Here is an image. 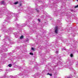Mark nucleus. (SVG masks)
<instances>
[{
	"mask_svg": "<svg viewBox=\"0 0 78 78\" xmlns=\"http://www.w3.org/2000/svg\"><path fill=\"white\" fill-rule=\"evenodd\" d=\"M9 38H11V37H9L5 35V39H4V40L2 41L4 42L5 44H4L3 45H2V46L0 48V52L1 55H2V57L3 56V58H5V56L6 55L5 54H4L3 52L4 51H8V48H6L7 47V46H8V45L6 42V41H7V40H9V42H10L11 44H12L13 43L12 42H11V41L10 40H9Z\"/></svg>",
	"mask_w": 78,
	"mask_h": 78,
	"instance_id": "1",
	"label": "nucleus"
},
{
	"mask_svg": "<svg viewBox=\"0 0 78 78\" xmlns=\"http://www.w3.org/2000/svg\"><path fill=\"white\" fill-rule=\"evenodd\" d=\"M57 57L58 58L57 59L59 61L56 64V65H52L51 66V67H52V68L53 69V70H52L51 72L52 73H53H53H54L56 75L58 74V72L57 71H55V69H56L58 66H60V65H61L62 63V61L61 60V59L60 58L61 55H58Z\"/></svg>",
	"mask_w": 78,
	"mask_h": 78,
	"instance_id": "2",
	"label": "nucleus"
},
{
	"mask_svg": "<svg viewBox=\"0 0 78 78\" xmlns=\"http://www.w3.org/2000/svg\"><path fill=\"white\" fill-rule=\"evenodd\" d=\"M2 28H3L1 29V30H2L3 31H4L5 32H6V33H8L9 34H10L11 33V32H12V31L13 29H14V28H10L9 29V30H8L6 29V26L4 24L2 25Z\"/></svg>",
	"mask_w": 78,
	"mask_h": 78,
	"instance_id": "3",
	"label": "nucleus"
},
{
	"mask_svg": "<svg viewBox=\"0 0 78 78\" xmlns=\"http://www.w3.org/2000/svg\"><path fill=\"white\" fill-rule=\"evenodd\" d=\"M73 64V62H71L69 63V64H70L69 66V65H68L65 66V67H68V68H69V69H71V70H73V68H71V67H70V66H71V65H72Z\"/></svg>",
	"mask_w": 78,
	"mask_h": 78,
	"instance_id": "4",
	"label": "nucleus"
},
{
	"mask_svg": "<svg viewBox=\"0 0 78 78\" xmlns=\"http://www.w3.org/2000/svg\"><path fill=\"white\" fill-rule=\"evenodd\" d=\"M58 27H56L55 28V33L56 34H58Z\"/></svg>",
	"mask_w": 78,
	"mask_h": 78,
	"instance_id": "5",
	"label": "nucleus"
},
{
	"mask_svg": "<svg viewBox=\"0 0 78 78\" xmlns=\"http://www.w3.org/2000/svg\"><path fill=\"white\" fill-rule=\"evenodd\" d=\"M16 25L17 27H18V28H20L22 27V24H20V25L19 24H17V23H16Z\"/></svg>",
	"mask_w": 78,
	"mask_h": 78,
	"instance_id": "6",
	"label": "nucleus"
},
{
	"mask_svg": "<svg viewBox=\"0 0 78 78\" xmlns=\"http://www.w3.org/2000/svg\"><path fill=\"white\" fill-rule=\"evenodd\" d=\"M42 47H43L42 46H40L39 45L37 47V48H39V49L41 50L42 48Z\"/></svg>",
	"mask_w": 78,
	"mask_h": 78,
	"instance_id": "7",
	"label": "nucleus"
},
{
	"mask_svg": "<svg viewBox=\"0 0 78 78\" xmlns=\"http://www.w3.org/2000/svg\"><path fill=\"white\" fill-rule=\"evenodd\" d=\"M14 35L15 36V37L16 38L18 37V34L17 33L15 32L14 33Z\"/></svg>",
	"mask_w": 78,
	"mask_h": 78,
	"instance_id": "8",
	"label": "nucleus"
},
{
	"mask_svg": "<svg viewBox=\"0 0 78 78\" xmlns=\"http://www.w3.org/2000/svg\"><path fill=\"white\" fill-rule=\"evenodd\" d=\"M47 75H50L51 76H52V74L51 73H48L47 74Z\"/></svg>",
	"mask_w": 78,
	"mask_h": 78,
	"instance_id": "9",
	"label": "nucleus"
},
{
	"mask_svg": "<svg viewBox=\"0 0 78 78\" xmlns=\"http://www.w3.org/2000/svg\"><path fill=\"white\" fill-rule=\"evenodd\" d=\"M34 69H37V70L38 69V68H37V66H35L34 67Z\"/></svg>",
	"mask_w": 78,
	"mask_h": 78,
	"instance_id": "10",
	"label": "nucleus"
},
{
	"mask_svg": "<svg viewBox=\"0 0 78 78\" xmlns=\"http://www.w3.org/2000/svg\"><path fill=\"white\" fill-rule=\"evenodd\" d=\"M5 75H6V74H7V73L9 71L8 70H5Z\"/></svg>",
	"mask_w": 78,
	"mask_h": 78,
	"instance_id": "11",
	"label": "nucleus"
},
{
	"mask_svg": "<svg viewBox=\"0 0 78 78\" xmlns=\"http://www.w3.org/2000/svg\"><path fill=\"white\" fill-rule=\"evenodd\" d=\"M8 66L9 67H12V65L11 64H9Z\"/></svg>",
	"mask_w": 78,
	"mask_h": 78,
	"instance_id": "12",
	"label": "nucleus"
},
{
	"mask_svg": "<svg viewBox=\"0 0 78 78\" xmlns=\"http://www.w3.org/2000/svg\"><path fill=\"white\" fill-rule=\"evenodd\" d=\"M19 3V2L18 1L14 3L15 5H17V4H18Z\"/></svg>",
	"mask_w": 78,
	"mask_h": 78,
	"instance_id": "13",
	"label": "nucleus"
},
{
	"mask_svg": "<svg viewBox=\"0 0 78 78\" xmlns=\"http://www.w3.org/2000/svg\"><path fill=\"white\" fill-rule=\"evenodd\" d=\"M23 38V35H22L20 37V39H22Z\"/></svg>",
	"mask_w": 78,
	"mask_h": 78,
	"instance_id": "14",
	"label": "nucleus"
},
{
	"mask_svg": "<svg viewBox=\"0 0 78 78\" xmlns=\"http://www.w3.org/2000/svg\"><path fill=\"white\" fill-rule=\"evenodd\" d=\"M70 56L71 57H73V54H71L70 55Z\"/></svg>",
	"mask_w": 78,
	"mask_h": 78,
	"instance_id": "15",
	"label": "nucleus"
},
{
	"mask_svg": "<svg viewBox=\"0 0 78 78\" xmlns=\"http://www.w3.org/2000/svg\"><path fill=\"white\" fill-rule=\"evenodd\" d=\"M1 3H2V4H4V3H5V1H1Z\"/></svg>",
	"mask_w": 78,
	"mask_h": 78,
	"instance_id": "16",
	"label": "nucleus"
},
{
	"mask_svg": "<svg viewBox=\"0 0 78 78\" xmlns=\"http://www.w3.org/2000/svg\"><path fill=\"white\" fill-rule=\"evenodd\" d=\"M8 22V23H9L10 21H9V20H6V22Z\"/></svg>",
	"mask_w": 78,
	"mask_h": 78,
	"instance_id": "17",
	"label": "nucleus"
},
{
	"mask_svg": "<svg viewBox=\"0 0 78 78\" xmlns=\"http://www.w3.org/2000/svg\"><path fill=\"white\" fill-rule=\"evenodd\" d=\"M75 8H78V5H77L75 6Z\"/></svg>",
	"mask_w": 78,
	"mask_h": 78,
	"instance_id": "18",
	"label": "nucleus"
},
{
	"mask_svg": "<svg viewBox=\"0 0 78 78\" xmlns=\"http://www.w3.org/2000/svg\"><path fill=\"white\" fill-rule=\"evenodd\" d=\"M32 50H33V51H34V48H32Z\"/></svg>",
	"mask_w": 78,
	"mask_h": 78,
	"instance_id": "19",
	"label": "nucleus"
},
{
	"mask_svg": "<svg viewBox=\"0 0 78 78\" xmlns=\"http://www.w3.org/2000/svg\"><path fill=\"white\" fill-rule=\"evenodd\" d=\"M55 53H56V54H58V50L57 51H56V52H55Z\"/></svg>",
	"mask_w": 78,
	"mask_h": 78,
	"instance_id": "20",
	"label": "nucleus"
},
{
	"mask_svg": "<svg viewBox=\"0 0 78 78\" xmlns=\"http://www.w3.org/2000/svg\"><path fill=\"white\" fill-rule=\"evenodd\" d=\"M66 50V48H64V49L62 48V50H63H63Z\"/></svg>",
	"mask_w": 78,
	"mask_h": 78,
	"instance_id": "21",
	"label": "nucleus"
},
{
	"mask_svg": "<svg viewBox=\"0 0 78 78\" xmlns=\"http://www.w3.org/2000/svg\"><path fill=\"white\" fill-rule=\"evenodd\" d=\"M30 55H33V53H30Z\"/></svg>",
	"mask_w": 78,
	"mask_h": 78,
	"instance_id": "22",
	"label": "nucleus"
},
{
	"mask_svg": "<svg viewBox=\"0 0 78 78\" xmlns=\"http://www.w3.org/2000/svg\"><path fill=\"white\" fill-rule=\"evenodd\" d=\"M28 41H29V40L28 39H27L26 40V42H28Z\"/></svg>",
	"mask_w": 78,
	"mask_h": 78,
	"instance_id": "23",
	"label": "nucleus"
},
{
	"mask_svg": "<svg viewBox=\"0 0 78 78\" xmlns=\"http://www.w3.org/2000/svg\"><path fill=\"white\" fill-rule=\"evenodd\" d=\"M27 23H25V25L24 26V27H25V26L26 25H27Z\"/></svg>",
	"mask_w": 78,
	"mask_h": 78,
	"instance_id": "24",
	"label": "nucleus"
},
{
	"mask_svg": "<svg viewBox=\"0 0 78 78\" xmlns=\"http://www.w3.org/2000/svg\"><path fill=\"white\" fill-rule=\"evenodd\" d=\"M39 65H40V64H37V66H39Z\"/></svg>",
	"mask_w": 78,
	"mask_h": 78,
	"instance_id": "25",
	"label": "nucleus"
},
{
	"mask_svg": "<svg viewBox=\"0 0 78 78\" xmlns=\"http://www.w3.org/2000/svg\"><path fill=\"white\" fill-rule=\"evenodd\" d=\"M76 65V66H78V62H77V63Z\"/></svg>",
	"mask_w": 78,
	"mask_h": 78,
	"instance_id": "26",
	"label": "nucleus"
},
{
	"mask_svg": "<svg viewBox=\"0 0 78 78\" xmlns=\"http://www.w3.org/2000/svg\"><path fill=\"white\" fill-rule=\"evenodd\" d=\"M38 21H39V22H41V20H38Z\"/></svg>",
	"mask_w": 78,
	"mask_h": 78,
	"instance_id": "27",
	"label": "nucleus"
},
{
	"mask_svg": "<svg viewBox=\"0 0 78 78\" xmlns=\"http://www.w3.org/2000/svg\"><path fill=\"white\" fill-rule=\"evenodd\" d=\"M1 71H2V69H0V72H1Z\"/></svg>",
	"mask_w": 78,
	"mask_h": 78,
	"instance_id": "28",
	"label": "nucleus"
},
{
	"mask_svg": "<svg viewBox=\"0 0 78 78\" xmlns=\"http://www.w3.org/2000/svg\"><path fill=\"white\" fill-rule=\"evenodd\" d=\"M12 76H9L10 77H11Z\"/></svg>",
	"mask_w": 78,
	"mask_h": 78,
	"instance_id": "29",
	"label": "nucleus"
},
{
	"mask_svg": "<svg viewBox=\"0 0 78 78\" xmlns=\"http://www.w3.org/2000/svg\"><path fill=\"white\" fill-rule=\"evenodd\" d=\"M67 78H70V77H67Z\"/></svg>",
	"mask_w": 78,
	"mask_h": 78,
	"instance_id": "30",
	"label": "nucleus"
},
{
	"mask_svg": "<svg viewBox=\"0 0 78 78\" xmlns=\"http://www.w3.org/2000/svg\"><path fill=\"white\" fill-rule=\"evenodd\" d=\"M20 32L21 31V30H20Z\"/></svg>",
	"mask_w": 78,
	"mask_h": 78,
	"instance_id": "31",
	"label": "nucleus"
},
{
	"mask_svg": "<svg viewBox=\"0 0 78 78\" xmlns=\"http://www.w3.org/2000/svg\"><path fill=\"white\" fill-rule=\"evenodd\" d=\"M18 33H19V31H18Z\"/></svg>",
	"mask_w": 78,
	"mask_h": 78,
	"instance_id": "32",
	"label": "nucleus"
},
{
	"mask_svg": "<svg viewBox=\"0 0 78 78\" xmlns=\"http://www.w3.org/2000/svg\"><path fill=\"white\" fill-rule=\"evenodd\" d=\"M0 37H1V36H0Z\"/></svg>",
	"mask_w": 78,
	"mask_h": 78,
	"instance_id": "33",
	"label": "nucleus"
},
{
	"mask_svg": "<svg viewBox=\"0 0 78 78\" xmlns=\"http://www.w3.org/2000/svg\"><path fill=\"white\" fill-rule=\"evenodd\" d=\"M77 0V2H78V0Z\"/></svg>",
	"mask_w": 78,
	"mask_h": 78,
	"instance_id": "34",
	"label": "nucleus"
},
{
	"mask_svg": "<svg viewBox=\"0 0 78 78\" xmlns=\"http://www.w3.org/2000/svg\"><path fill=\"white\" fill-rule=\"evenodd\" d=\"M38 20H39V19H38Z\"/></svg>",
	"mask_w": 78,
	"mask_h": 78,
	"instance_id": "35",
	"label": "nucleus"
},
{
	"mask_svg": "<svg viewBox=\"0 0 78 78\" xmlns=\"http://www.w3.org/2000/svg\"><path fill=\"white\" fill-rule=\"evenodd\" d=\"M18 48H19V47H18Z\"/></svg>",
	"mask_w": 78,
	"mask_h": 78,
	"instance_id": "36",
	"label": "nucleus"
},
{
	"mask_svg": "<svg viewBox=\"0 0 78 78\" xmlns=\"http://www.w3.org/2000/svg\"><path fill=\"white\" fill-rule=\"evenodd\" d=\"M18 59H19V58H18Z\"/></svg>",
	"mask_w": 78,
	"mask_h": 78,
	"instance_id": "37",
	"label": "nucleus"
},
{
	"mask_svg": "<svg viewBox=\"0 0 78 78\" xmlns=\"http://www.w3.org/2000/svg\"><path fill=\"white\" fill-rule=\"evenodd\" d=\"M29 27H30V26H29Z\"/></svg>",
	"mask_w": 78,
	"mask_h": 78,
	"instance_id": "38",
	"label": "nucleus"
},
{
	"mask_svg": "<svg viewBox=\"0 0 78 78\" xmlns=\"http://www.w3.org/2000/svg\"><path fill=\"white\" fill-rule=\"evenodd\" d=\"M30 64H31V63H30Z\"/></svg>",
	"mask_w": 78,
	"mask_h": 78,
	"instance_id": "39",
	"label": "nucleus"
}]
</instances>
